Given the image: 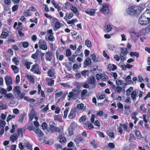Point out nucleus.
I'll list each match as a JSON object with an SVG mask.
<instances>
[{
	"mask_svg": "<svg viewBox=\"0 0 150 150\" xmlns=\"http://www.w3.org/2000/svg\"><path fill=\"white\" fill-rule=\"evenodd\" d=\"M144 6L143 4H140L137 6H132L128 8L126 11L127 14L134 15L139 14L144 8Z\"/></svg>",
	"mask_w": 150,
	"mask_h": 150,
	"instance_id": "nucleus-1",
	"label": "nucleus"
},
{
	"mask_svg": "<svg viewBox=\"0 0 150 150\" xmlns=\"http://www.w3.org/2000/svg\"><path fill=\"white\" fill-rule=\"evenodd\" d=\"M38 45L40 49L44 50H46L47 49L46 42L44 40H40L38 42Z\"/></svg>",
	"mask_w": 150,
	"mask_h": 150,
	"instance_id": "nucleus-2",
	"label": "nucleus"
},
{
	"mask_svg": "<svg viewBox=\"0 0 150 150\" xmlns=\"http://www.w3.org/2000/svg\"><path fill=\"white\" fill-rule=\"evenodd\" d=\"M31 71L34 74L40 75L41 74V72L39 69V66L38 64H34L32 67Z\"/></svg>",
	"mask_w": 150,
	"mask_h": 150,
	"instance_id": "nucleus-3",
	"label": "nucleus"
},
{
	"mask_svg": "<svg viewBox=\"0 0 150 150\" xmlns=\"http://www.w3.org/2000/svg\"><path fill=\"white\" fill-rule=\"evenodd\" d=\"M100 11L102 12L105 15H107L109 12L108 5L107 4H103V7L100 10Z\"/></svg>",
	"mask_w": 150,
	"mask_h": 150,
	"instance_id": "nucleus-4",
	"label": "nucleus"
},
{
	"mask_svg": "<svg viewBox=\"0 0 150 150\" xmlns=\"http://www.w3.org/2000/svg\"><path fill=\"white\" fill-rule=\"evenodd\" d=\"M144 16H141L139 19V23L142 25H147L149 22H150V21H149V19H148L147 18L146 21L144 20Z\"/></svg>",
	"mask_w": 150,
	"mask_h": 150,
	"instance_id": "nucleus-5",
	"label": "nucleus"
},
{
	"mask_svg": "<svg viewBox=\"0 0 150 150\" xmlns=\"http://www.w3.org/2000/svg\"><path fill=\"white\" fill-rule=\"evenodd\" d=\"M53 57L52 53L50 51H48L46 53L45 59L47 61H51Z\"/></svg>",
	"mask_w": 150,
	"mask_h": 150,
	"instance_id": "nucleus-6",
	"label": "nucleus"
},
{
	"mask_svg": "<svg viewBox=\"0 0 150 150\" xmlns=\"http://www.w3.org/2000/svg\"><path fill=\"white\" fill-rule=\"evenodd\" d=\"M122 128L126 130L127 129V126L125 124H122V123L120 124L119 126L117 128V130L121 134L123 133Z\"/></svg>",
	"mask_w": 150,
	"mask_h": 150,
	"instance_id": "nucleus-7",
	"label": "nucleus"
},
{
	"mask_svg": "<svg viewBox=\"0 0 150 150\" xmlns=\"http://www.w3.org/2000/svg\"><path fill=\"white\" fill-rule=\"evenodd\" d=\"M33 132L35 133V134L37 137H42L43 135V133L39 128L37 127V129H34Z\"/></svg>",
	"mask_w": 150,
	"mask_h": 150,
	"instance_id": "nucleus-8",
	"label": "nucleus"
},
{
	"mask_svg": "<svg viewBox=\"0 0 150 150\" xmlns=\"http://www.w3.org/2000/svg\"><path fill=\"white\" fill-rule=\"evenodd\" d=\"M138 93V92L136 90H134L132 92L131 96L133 101H135L136 100V98L138 97L137 94Z\"/></svg>",
	"mask_w": 150,
	"mask_h": 150,
	"instance_id": "nucleus-9",
	"label": "nucleus"
},
{
	"mask_svg": "<svg viewBox=\"0 0 150 150\" xmlns=\"http://www.w3.org/2000/svg\"><path fill=\"white\" fill-rule=\"evenodd\" d=\"M23 62L24 65L28 69H30V65L33 64L32 62H29L27 59H24Z\"/></svg>",
	"mask_w": 150,
	"mask_h": 150,
	"instance_id": "nucleus-10",
	"label": "nucleus"
},
{
	"mask_svg": "<svg viewBox=\"0 0 150 150\" xmlns=\"http://www.w3.org/2000/svg\"><path fill=\"white\" fill-rule=\"evenodd\" d=\"M88 81L89 83L93 84V88L95 87L96 82L95 78L94 76L90 77L88 80Z\"/></svg>",
	"mask_w": 150,
	"mask_h": 150,
	"instance_id": "nucleus-11",
	"label": "nucleus"
},
{
	"mask_svg": "<svg viewBox=\"0 0 150 150\" xmlns=\"http://www.w3.org/2000/svg\"><path fill=\"white\" fill-rule=\"evenodd\" d=\"M48 76L50 77H53L54 78H56L55 76V72L53 69H49L47 71Z\"/></svg>",
	"mask_w": 150,
	"mask_h": 150,
	"instance_id": "nucleus-12",
	"label": "nucleus"
},
{
	"mask_svg": "<svg viewBox=\"0 0 150 150\" xmlns=\"http://www.w3.org/2000/svg\"><path fill=\"white\" fill-rule=\"evenodd\" d=\"M5 80L6 85H11L12 84V80L10 76H6Z\"/></svg>",
	"mask_w": 150,
	"mask_h": 150,
	"instance_id": "nucleus-13",
	"label": "nucleus"
},
{
	"mask_svg": "<svg viewBox=\"0 0 150 150\" xmlns=\"http://www.w3.org/2000/svg\"><path fill=\"white\" fill-rule=\"evenodd\" d=\"M56 58L58 60L61 61L63 59L64 55L60 54L59 51H57L56 52Z\"/></svg>",
	"mask_w": 150,
	"mask_h": 150,
	"instance_id": "nucleus-14",
	"label": "nucleus"
},
{
	"mask_svg": "<svg viewBox=\"0 0 150 150\" xmlns=\"http://www.w3.org/2000/svg\"><path fill=\"white\" fill-rule=\"evenodd\" d=\"M95 12L96 10L94 9H90L85 11V12L86 13L90 16H93L94 15Z\"/></svg>",
	"mask_w": 150,
	"mask_h": 150,
	"instance_id": "nucleus-15",
	"label": "nucleus"
},
{
	"mask_svg": "<svg viewBox=\"0 0 150 150\" xmlns=\"http://www.w3.org/2000/svg\"><path fill=\"white\" fill-rule=\"evenodd\" d=\"M76 116V112L74 109L71 110L69 115V118L70 119H72Z\"/></svg>",
	"mask_w": 150,
	"mask_h": 150,
	"instance_id": "nucleus-16",
	"label": "nucleus"
},
{
	"mask_svg": "<svg viewBox=\"0 0 150 150\" xmlns=\"http://www.w3.org/2000/svg\"><path fill=\"white\" fill-rule=\"evenodd\" d=\"M35 112L33 110H32L28 114L29 117V120L31 121L34 117L35 116Z\"/></svg>",
	"mask_w": 150,
	"mask_h": 150,
	"instance_id": "nucleus-17",
	"label": "nucleus"
},
{
	"mask_svg": "<svg viewBox=\"0 0 150 150\" xmlns=\"http://www.w3.org/2000/svg\"><path fill=\"white\" fill-rule=\"evenodd\" d=\"M50 129L52 132H57L59 133L61 132V130L60 128L57 127H55V126L50 127Z\"/></svg>",
	"mask_w": 150,
	"mask_h": 150,
	"instance_id": "nucleus-18",
	"label": "nucleus"
},
{
	"mask_svg": "<svg viewBox=\"0 0 150 150\" xmlns=\"http://www.w3.org/2000/svg\"><path fill=\"white\" fill-rule=\"evenodd\" d=\"M82 46L80 45L79 47L77 48L74 53L75 57H77L79 55V54L81 52V50L82 48Z\"/></svg>",
	"mask_w": 150,
	"mask_h": 150,
	"instance_id": "nucleus-19",
	"label": "nucleus"
},
{
	"mask_svg": "<svg viewBox=\"0 0 150 150\" xmlns=\"http://www.w3.org/2000/svg\"><path fill=\"white\" fill-rule=\"evenodd\" d=\"M45 80L47 82L49 86H52L54 84V80L52 79L49 78H46Z\"/></svg>",
	"mask_w": 150,
	"mask_h": 150,
	"instance_id": "nucleus-20",
	"label": "nucleus"
},
{
	"mask_svg": "<svg viewBox=\"0 0 150 150\" xmlns=\"http://www.w3.org/2000/svg\"><path fill=\"white\" fill-rule=\"evenodd\" d=\"M18 135L15 134L12 135L10 137V140L13 142H14L15 141L18 139Z\"/></svg>",
	"mask_w": 150,
	"mask_h": 150,
	"instance_id": "nucleus-21",
	"label": "nucleus"
},
{
	"mask_svg": "<svg viewBox=\"0 0 150 150\" xmlns=\"http://www.w3.org/2000/svg\"><path fill=\"white\" fill-rule=\"evenodd\" d=\"M116 66L114 64H110L108 65V69L109 71H111V70L114 71L116 69Z\"/></svg>",
	"mask_w": 150,
	"mask_h": 150,
	"instance_id": "nucleus-22",
	"label": "nucleus"
},
{
	"mask_svg": "<svg viewBox=\"0 0 150 150\" xmlns=\"http://www.w3.org/2000/svg\"><path fill=\"white\" fill-rule=\"evenodd\" d=\"M71 9L72 11L77 16L79 15V13L78 11L77 8L74 6H72L71 8Z\"/></svg>",
	"mask_w": 150,
	"mask_h": 150,
	"instance_id": "nucleus-23",
	"label": "nucleus"
},
{
	"mask_svg": "<svg viewBox=\"0 0 150 150\" xmlns=\"http://www.w3.org/2000/svg\"><path fill=\"white\" fill-rule=\"evenodd\" d=\"M13 91L14 93H17V95L20 94V92H21L20 88L18 86H16L14 87L13 89Z\"/></svg>",
	"mask_w": 150,
	"mask_h": 150,
	"instance_id": "nucleus-24",
	"label": "nucleus"
},
{
	"mask_svg": "<svg viewBox=\"0 0 150 150\" xmlns=\"http://www.w3.org/2000/svg\"><path fill=\"white\" fill-rule=\"evenodd\" d=\"M23 14L25 16L27 17L31 16L32 15V13L30 12V10L28 9L24 11Z\"/></svg>",
	"mask_w": 150,
	"mask_h": 150,
	"instance_id": "nucleus-25",
	"label": "nucleus"
},
{
	"mask_svg": "<svg viewBox=\"0 0 150 150\" xmlns=\"http://www.w3.org/2000/svg\"><path fill=\"white\" fill-rule=\"evenodd\" d=\"M144 14L145 16L146 17V18L150 21V10H146Z\"/></svg>",
	"mask_w": 150,
	"mask_h": 150,
	"instance_id": "nucleus-26",
	"label": "nucleus"
},
{
	"mask_svg": "<svg viewBox=\"0 0 150 150\" xmlns=\"http://www.w3.org/2000/svg\"><path fill=\"white\" fill-rule=\"evenodd\" d=\"M11 68L13 70L15 73H17L19 71V69L18 67L15 65H12L11 67Z\"/></svg>",
	"mask_w": 150,
	"mask_h": 150,
	"instance_id": "nucleus-27",
	"label": "nucleus"
},
{
	"mask_svg": "<svg viewBox=\"0 0 150 150\" xmlns=\"http://www.w3.org/2000/svg\"><path fill=\"white\" fill-rule=\"evenodd\" d=\"M54 120L59 122H62V117L60 115H55L54 117Z\"/></svg>",
	"mask_w": 150,
	"mask_h": 150,
	"instance_id": "nucleus-28",
	"label": "nucleus"
},
{
	"mask_svg": "<svg viewBox=\"0 0 150 150\" xmlns=\"http://www.w3.org/2000/svg\"><path fill=\"white\" fill-rule=\"evenodd\" d=\"M121 52L122 54L124 56H126L127 54V48L124 47L121 48Z\"/></svg>",
	"mask_w": 150,
	"mask_h": 150,
	"instance_id": "nucleus-29",
	"label": "nucleus"
},
{
	"mask_svg": "<svg viewBox=\"0 0 150 150\" xmlns=\"http://www.w3.org/2000/svg\"><path fill=\"white\" fill-rule=\"evenodd\" d=\"M84 63L85 65L88 66L91 64V60L90 59L87 58L84 61Z\"/></svg>",
	"mask_w": 150,
	"mask_h": 150,
	"instance_id": "nucleus-30",
	"label": "nucleus"
},
{
	"mask_svg": "<svg viewBox=\"0 0 150 150\" xmlns=\"http://www.w3.org/2000/svg\"><path fill=\"white\" fill-rule=\"evenodd\" d=\"M63 93V92L60 91H57L55 93V96L56 98L59 97Z\"/></svg>",
	"mask_w": 150,
	"mask_h": 150,
	"instance_id": "nucleus-31",
	"label": "nucleus"
},
{
	"mask_svg": "<svg viewBox=\"0 0 150 150\" xmlns=\"http://www.w3.org/2000/svg\"><path fill=\"white\" fill-rule=\"evenodd\" d=\"M27 77L29 81L31 82L34 83L35 82V79L32 76L28 75Z\"/></svg>",
	"mask_w": 150,
	"mask_h": 150,
	"instance_id": "nucleus-32",
	"label": "nucleus"
},
{
	"mask_svg": "<svg viewBox=\"0 0 150 150\" xmlns=\"http://www.w3.org/2000/svg\"><path fill=\"white\" fill-rule=\"evenodd\" d=\"M77 21L76 19H73L71 20H68L67 23L68 24H72L74 25L75 22H77Z\"/></svg>",
	"mask_w": 150,
	"mask_h": 150,
	"instance_id": "nucleus-33",
	"label": "nucleus"
},
{
	"mask_svg": "<svg viewBox=\"0 0 150 150\" xmlns=\"http://www.w3.org/2000/svg\"><path fill=\"white\" fill-rule=\"evenodd\" d=\"M105 29L108 32L110 31L112 29V27L110 24H108L105 26Z\"/></svg>",
	"mask_w": 150,
	"mask_h": 150,
	"instance_id": "nucleus-34",
	"label": "nucleus"
},
{
	"mask_svg": "<svg viewBox=\"0 0 150 150\" xmlns=\"http://www.w3.org/2000/svg\"><path fill=\"white\" fill-rule=\"evenodd\" d=\"M25 116V114H21L20 115L18 121L20 123H22L23 121L24 117Z\"/></svg>",
	"mask_w": 150,
	"mask_h": 150,
	"instance_id": "nucleus-35",
	"label": "nucleus"
},
{
	"mask_svg": "<svg viewBox=\"0 0 150 150\" xmlns=\"http://www.w3.org/2000/svg\"><path fill=\"white\" fill-rule=\"evenodd\" d=\"M71 54L72 52L71 50L68 49L66 51L65 55L67 57H68L71 55Z\"/></svg>",
	"mask_w": 150,
	"mask_h": 150,
	"instance_id": "nucleus-36",
	"label": "nucleus"
},
{
	"mask_svg": "<svg viewBox=\"0 0 150 150\" xmlns=\"http://www.w3.org/2000/svg\"><path fill=\"white\" fill-rule=\"evenodd\" d=\"M13 62L16 65H18L19 64V61L18 59L16 57H15L12 59Z\"/></svg>",
	"mask_w": 150,
	"mask_h": 150,
	"instance_id": "nucleus-37",
	"label": "nucleus"
},
{
	"mask_svg": "<svg viewBox=\"0 0 150 150\" xmlns=\"http://www.w3.org/2000/svg\"><path fill=\"white\" fill-rule=\"evenodd\" d=\"M8 33L5 32H3L1 33V38H5L8 35Z\"/></svg>",
	"mask_w": 150,
	"mask_h": 150,
	"instance_id": "nucleus-38",
	"label": "nucleus"
},
{
	"mask_svg": "<svg viewBox=\"0 0 150 150\" xmlns=\"http://www.w3.org/2000/svg\"><path fill=\"white\" fill-rule=\"evenodd\" d=\"M68 97H69V98L68 100H69L71 98H74V96L73 92H69L68 95Z\"/></svg>",
	"mask_w": 150,
	"mask_h": 150,
	"instance_id": "nucleus-39",
	"label": "nucleus"
},
{
	"mask_svg": "<svg viewBox=\"0 0 150 150\" xmlns=\"http://www.w3.org/2000/svg\"><path fill=\"white\" fill-rule=\"evenodd\" d=\"M133 87H130L126 90V95L127 96H129L130 95V93L133 90Z\"/></svg>",
	"mask_w": 150,
	"mask_h": 150,
	"instance_id": "nucleus-40",
	"label": "nucleus"
},
{
	"mask_svg": "<svg viewBox=\"0 0 150 150\" xmlns=\"http://www.w3.org/2000/svg\"><path fill=\"white\" fill-rule=\"evenodd\" d=\"M130 55L131 56H135L137 57L138 58L139 57V54L136 52H131L130 53Z\"/></svg>",
	"mask_w": 150,
	"mask_h": 150,
	"instance_id": "nucleus-41",
	"label": "nucleus"
},
{
	"mask_svg": "<svg viewBox=\"0 0 150 150\" xmlns=\"http://www.w3.org/2000/svg\"><path fill=\"white\" fill-rule=\"evenodd\" d=\"M26 148L28 149H30L29 150H31V148L32 147V145L28 142H26L24 144Z\"/></svg>",
	"mask_w": 150,
	"mask_h": 150,
	"instance_id": "nucleus-42",
	"label": "nucleus"
},
{
	"mask_svg": "<svg viewBox=\"0 0 150 150\" xmlns=\"http://www.w3.org/2000/svg\"><path fill=\"white\" fill-rule=\"evenodd\" d=\"M108 48L111 50H113L115 48V46L114 45L108 44L107 45Z\"/></svg>",
	"mask_w": 150,
	"mask_h": 150,
	"instance_id": "nucleus-43",
	"label": "nucleus"
},
{
	"mask_svg": "<svg viewBox=\"0 0 150 150\" xmlns=\"http://www.w3.org/2000/svg\"><path fill=\"white\" fill-rule=\"evenodd\" d=\"M23 129L22 128H19L17 131V133L18 136H21V137H23Z\"/></svg>",
	"mask_w": 150,
	"mask_h": 150,
	"instance_id": "nucleus-44",
	"label": "nucleus"
},
{
	"mask_svg": "<svg viewBox=\"0 0 150 150\" xmlns=\"http://www.w3.org/2000/svg\"><path fill=\"white\" fill-rule=\"evenodd\" d=\"M85 44L88 47H90L91 46V44L88 40H85Z\"/></svg>",
	"mask_w": 150,
	"mask_h": 150,
	"instance_id": "nucleus-45",
	"label": "nucleus"
},
{
	"mask_svg": "<svg viewBox=\"0 0 150 150\" xmlns=\"http://www.w3.org/2000/svg\"><path fill=\"white\" fill-rule=\"evenodd\" d=\"M7 106L5 104H3V103L0 102V110H3L7 108Z\"/></svg>",
	"mask_w": 150,
	"mask_h": 150,
	"instance_id": "nucleus-46",
	"label": "nucleus"
},
{
	"mask_svg": "<svg viewBox=\"0 0 150 150\" xmlns=\"http://www.w3.org/2000/svg\"><path fill=\"white\" fill-rule=\"evenodd\" d=\"M77 126V124L76 122H74L69 127H70V128H71L74 130L76 127Z\"/></svg>",
	"mask_w": 150,
	"mask_h": 150,
	"instance_id": "nucleus-47",
	"label": "nucleus"
},
{
	"mask_svg": "<svg viewBox=\"0 0 150 150\" xmlns=\"http://www.w3.org/2000/svg\"><path fill=\"white\" fill-rule=\"evenodd\" d=\"M15 117V116L14 115H9L7 118L6 121L7 122H9L11 119L12 118H14Z\"/></svg>",
	"mask_w": 150,
	"mask_h": 150,
	"instance_id": "nucleus-48",
	"label": "nucleus"
},
{
	"mask_svg": "<svg viewBox=\"0 0 150 150\" xmlns=\"http://www.w3.org/2000/svg\"><path fill=\"white\" fill-rule=\"evenodd\" d=\"M120 57L121 61L123 62L124 61L126 60V56H124L122 54H120Z\"/></svg>",
	"mask_w": 150,
	"mask_h": 150,
	"instance_id": "nucleus-49",
	"label": "nucleus"
},
{
	"mask_svg": "<svg viewBox=\"0 0 150 150\" xmlns=\"http://www.w3.org/2000/svg\"><path fill=\"white\" fill-rule=\"evenodd\" d=\"M135 30L133 29H131L129 30V33L131 37H132L133 36L134 34L135 33Z\"/></svg>",
	"mask_w": 150,
	"mask_h": 150,
	"instance_id": "nucleus-50",
	"label": "nucleus"
},
{
	"mask_svg": "<svg viewBox=\"0 0 150 150\" xmlns=\"http://www.w3.org/2000/svg\"><path fill=\"white\" fill-rule=\"evenodd\" d=\"M47 35L49 36H52L54 34L52 32V29L48 30L47 31Z\"/></svg>",
	"mask_w": 150,
	"mask_h": 150,
	"instance_id": "nucleus-51",
	"label": "nucleus"
},
{
	"mask_svg": "<svg viewBox=\"0 0 150 150\" xmlns=\"http://www.w3.org/2000/svg\"><path fill=\"white\" fill-rule=\"evenodd\" d=\"M69 108L66 109L64 112V117L66 118L67 116V114L69 112Z\"/></svg>",
	"mask_w": 150,
	"mask_h": 150,
	"instance_id": "nucleus-52",
	"label": "nucleus"
},
{
	"mask_svg": "<svg viewBox=\"0 0 150 150\" xmlns=\"http://www.w3.org/2000/svg\"><path fill=\"white\" fill-rule=\"evenodd\" d=\"M108 79V77L106 75H102L101 80L103 81H106Z\"/></svg>",
	"mask_w": 150,
	"mask_h": 150,
	"instance_id": "nucleus-53",
	"label": "nucleus"
},
{
	"mask_svg": "<svg viewBox=\"0 0 150 150\" xmlns=\"http://www.w3.org/2000/svg\"><path fill=\"white\" fill-rule=\"evenodd\" d=\"M137 112H133L131 115V118L132 119H136L137 118L136 117V116L137 115Z\"/></svg>",
	"mask_w": 150,
	"mask_h": 150,
	"instance_id": "nucleus-54",
	"label": "nucleus"
},
{
	"mask_svg": "<svg viewBox=\"0 0 150 150\" xmlns=\"http://www.w3.org/2000/svg\"><path fill=\"white\" fill-rule=\"evenodd\" d=\"M0 93L2 94L5 95L7 93V91L6 89L1 88L0 90Z\"/></svg>",
	"mask_w": 150,
	"mask_h": 150,
	"instance_id": "nucleus-55",
	"label": "nucleus"
},
{
	"mask_svg": "<svg viewBox=\"0 0 150 150\" xmlns=\"http://www.w3.org/2000/svg\"><path fill=\"white\" fill-rule=\"evenodd\" d=\"M12 128L10 130V132L11 133H13L15 131V128L17 127V125H12Z\"/></svg>",
	"mask_w": 150,
	"mask_h": 150,
	"instance_id": "nucleus-56",
	"label": "nucleus"
},
{
	"mask_svg": "<svg viewBox=\"0 0 150 150\" xmlns=\"http://www.w3.org/2000/svg\"><path fill=\"white\" fill-rule=\"evenodd\" d=\"M86 117L85 115H83L80 118L79 120L80 122H84L86 121Z\"/></svg>",
	"mask_w": 150,
	"mask_h": 150,
	"instance_id": "nucleus-57",
	"label": "nucleus"
},
{
	"mask_svg": "<svg viewBox=\"0 0 150 150\" xmlns=\"http://www.w3.org/2000/svg\"><path fill=\"white\" fill-rule=\"evenodd\" d=\"M54 25L55 28L57 29H59L60 27V24L58 21L55 22Z\"/></svg>",
	"mask_w": 150,
	"mask_h": 150,
	"instance_id": "nucleus-58",
	"label": "nucleus"
},
{
	"mask_svg": "<svg viewBox=\"0 0 150 150\" xmlns=\"http://www.w3.org/2000/svg\"><path fill=\"white\" fill-rule=\"evenodd\" d=\"M48 39L49 41L52 42H53L55 40V38L53 35L48 36Z\"/></svg>",
	"mask_w": 150,
	"mask_h": 150,
	"instance_id": "nucleus-59",
	"label": "nucleus"
},
{
	"mask_svg": "<svg viewBox=\"0 0 150 150\" xmlns=\"http://www.w3.org/2000/svg\"><path fill=\"white\" fill-rule=\"evenodd\" d=\"M87 91L86 89H84L83 90L81 93V96L82 97H83L87 93Z\"/></svg>",
	"mask_w": 150,
	"mask_h": 150,
	"instance_id": "nucleus-60",
	"label": "nucleus"
},
{
	"mask_svg": "<svg viewBox=\"0 0 150 150\" xmlns=\"http://www.w3.org/2000/svg\"><path fill=\"white\" fill-rule=\"evenodd\" d=\"M144 104H142L140 106V109L142 110L143 112H145L146 111V109L145 108L144 106Z\"/></svg>",
	"mask_w": 150,
	"mask_h": 150,
	"instance_id": "nucleus-61",
	"label": "nucleus"
},
{
	"mask_svg": "<svg viewBox=\"0 0 150 150\" xmlns=\"http://www.w3.org/2000/svg\"><path fill=\"white\" fill-rule=\"evenodd\" d=\"M23 47L25 48H27L29 46V43L27 42H24L22 43Z\"/></svg>",
	"mask_w": 150,
	"mask_h": 150,
	"instance_id": "nucleus-62",
	"label": "nucleus"
},
{
	"mask_svg": "<svg viewBox=\"0 0 150 150\" xmlns=\"http://www.w3.org/2000/svg\"><path fill=\"white\" fill-rule=\"evenodd\" d=\"M84 107V105L81 103L80 104H78L77 105V108L79 109H82Z\"/></svg>",
	"mask_w": 150,
	"mask_h": 150,
	"instance_id": "nucleus-63",
	"label": "nucleus"
},
{
	"mask_svg": "<svg viewBox=\"0 0 150 150\" xmlns=\"http://www.w3.org/2000/svg\"><path fill=\"white\" fill-rule=\"evenodd\" d=\"M20 81V77L19 75H17L16 78V83L17 84L19 83Z\"/></svg>",
	"mask_w": 150,
	"mask_h": 150,
	"instance_id": "nucleus-64",
	"label": "nucleus"
}]
</instances>
